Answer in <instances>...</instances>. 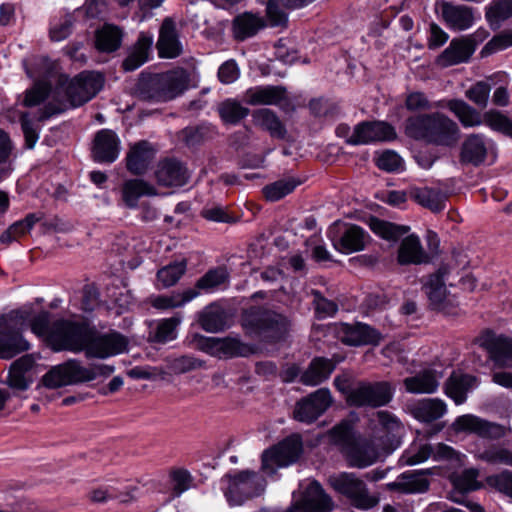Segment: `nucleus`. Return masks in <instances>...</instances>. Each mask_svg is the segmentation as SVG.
<instances>
[{
  "label": "nucleus",
  "mask_w": 512,
  "mask_h": 512,
  "mask_svg": "<svg viewBox=\"0 0 512 512\" xmlns=\"http://www.w3.org/2000/svg\"><path fill=\"white\" fill-rule=\"evenodd\" d=\"M314 0H268L266 13L271 26H282L287 22L284 8H300Z\"/></svg>",
  "instance_id": "nucleus-46"
},
{
  "label": "nucleus",
  "mask_w": 512,
  "mask_h": 512,
  "mask_svg": "<svg viewBox=\"0 0 512 512\" xmlns=\"http://www.w3.org/2000/svg\"><path fill=\"white\" fill-rule=\"evenodd\" d=\"M135 95L143 101H158L160 99V74L143 71L135 87Z\"/></svg>",
  "instance_id": "nucleus-49"
},
{
  "label": "nucleus",
  "mask_w": 512,
  "mask_h": 512,
  "mask_svg": "<svg viewBox=\"0 0 512 512\" xmlns=\"http://www.w3.org/2000/svg\"><path fill=\"white\" fill-rule=\"evenodd\" d=\"M475 457L488 464L512 467V451L502 446L491 445L484 449H478Z\"/></svg>",
  "instance_id": "nucleus-55"
},
{
  "label": "nucleus",
  "mask_w": 512,
  "mask_h": 512,
  "mask_svg": "<svg viewBox=\"0 0 512 512\" xmlns=\"http://www.w3.org/2000/svg\"><path fill=\"white\" fill-rule=\"evenodd\" d=\"M244 98L246 103L252 106L274 105L284 109L290 104L287 90L283 86L252 87L245 92Z\"/></svg>",
  "instance_id": "nucleus-27"
},
{
  "label": "nucleus",
  "mask_w": 512,
  "mask_h": 512,
  "mask_svg": "<svg viewBox=\"0 0 512 512\" xmlns=\"http://www.w3.org/2000/svg\"><path fill=\"white\" fill-rule=\"evenodd\" d=\"M190 74L182 67H175L162 73V102L182 96L189 88Z\"/></svg>",
  "instance_id": "nucleus-30"
},
{
  "label": "nucleus",
  "mask_w": 512,
  "mask_h": 512,
  "mask_svg": "<svg viewBox=\"0 0 512 512\" xmlns=\"http://www.w3.org/2000/svg\"><path fill=\"white\" fill-rule=\"evenodd\" d=\"M127 347L128 339L117 331L102 335H95L92 332L86 357L104 359L126 351Z\"/></svg>",
  "instance_id": "nucleus-17"
},
{
  "label": "nucleus",
  "mask_w": 512,
  "mask_h": 512,
  "mask_svg": "<svg viewBox=\"0 0 512 512\" xmlns=\"http://www.w3.org/2000/svg\"><path fill=\"white\" fill-rule=\"evenodd\" d=\"M443 376L442 371L427 368L413 376L406 377L403 380V385L406 392L411 394H433L438 390Z\"/></svg>",
  "instance_id": "nucleus-29"
},
{
  "label": "nucleus",
  "mask_w": 512,
  "mask_h": 512,
  "mask_svg": "<svg viewBox=\"0 0 512 512\" xmlns=\"http://www.w3.org/2000/svg\"><path fill=\"white\" fill-rule=\"evenodd\" d=\"M242 324L251 333L271 342L284 338L290 328V320L285 314L265 306L246 309Z\"/></svg>",
  "instance_id": "nucleus-2"
},
{
  "label": "nucleus",
  "mask_w": 512,
  "mask_h": 512,
  "mask_svg": "<svg viewBox=\"0 0 512 512\" xmlns=\"http://www.w3.org/2000/svg\"><path fill=\"white\" fill-rule=\"evenodd\" d=\"M370 229L380 237L388 241H397L400 237L407 234L410 230L409 226L397 225L388 221L381 220L376 217L369 219Z\"/></svg>",
  "instance_id": "nucleus-53"
},
{
  "label": "nucleus",
  "mask_w": 512,
  "mask_h": 512,
  "mask_svg": "<svg viewBox=\"0 0 512 512\" xmlns=\"http://www.w3.org/2000/svg\"><path fill=\"white\" fill-rule=\"evenodd\" d=\"M474 53L473 44L466 37L453 39L449 46L438 56L437 63L448 67L467 62Z\"/></svg>",
  "instance_id": "nucleus-35"
},
{
  "label": "nucleus",
  "mask_w": 512,
  "mask_h": 512,
  "mask_svg": "<svg viewBox=\"0 0 512 512\" xmlns=\"http://www.w3.org/2000/svg\"><path fill=\"white\" fill-rule=\"evenodd\" d=\"M453 425L456 431L475 433L482 438L499 439L507 434L504 426L472 414L459 416Z\"/></svg>",
  "instance_id": "nucleus-23"
},
{
  "label": "nucleus",
  "mask_w": 512,
  "mask_h": 512,
  "mask_svg": "<svg viewBox=\"0 0 512 512\" xmlns=\"http://www.w3.org/2000/svg\"><path fill=\"white\" fill-rule=\"evenodd\" d=\"M200 348L207 354L220 359L246 357L252 349L237 337H202Z\"/></svg>",
  "instance_id": "nucleus-15"
},
{
  "label": "nucleus",
  "mask_w": 512,
  "mask_h": 512,
  "mask_svg": "<svg viewBox=\"0 0 512 512\" xmlns=\"http://www.w3.org/2000/svg\"><path fill=\"white\" fill-rule=\"evenodd\" d=\"M431 469H420L401 473L395 481L387 484V489L403 494H423L429 490L428 475Z\"/></svg>",
  "instance_id": "nucleus-25"
},
{
  "label": "nucleus",
  "mask_w": 512,
  "mask_h": 512,
  "mask_svg": "<svg viewBox=\"0 0 512 512\" xmlns=\"http://www.w3.org/2000/svg\"><path fill=\"white\" fill-rule=\"evenodd\" d=\"M436 9L446 25L453 30H467L474 23V10L469 6L442 0L436 2Z\"/></svg>",
  "instance_id": "nucleus-24"
},
{
  "label": "nucleus",
  "mask_w": 512,
  "mask_h": 512,
  "mask_svg": "<svg viewBox=\"0 0 512 512\" xmlns=\"http://www.w3.org/2000/svg\"><path fill=\"white\" fill-rule=\"evenodd\" d=\"M476 377L468 374L453 373L445 385V393L459 405L466 401L467 393L476 386Z\"/></svg>",
  "instance_id": "nucleus-43"
},
{
  "label": "nucleus",
  "mask_w": 512,
  "mask_h": 512,
  "mask_svg": "<svg viewBox=\"0 0 512 512\" xmlns=\"http://www.w3.org/2000/svg\"><path fill=\"white\" fill-rule=\"evenodd\" d=\"M216 134L215 127L210 123H201L197 126H188L182 129L179 134L181 140L188 147H196L205 141L212 139Z\"/></svg>",
  "instance_id": "nucleus-50"
},
{
  "label": "nucleus",
  "mask_w": 512,
  "mask_h": 512,
  "mask_svg": "<svg viewBox=\"0 0 512 512\" xmlns=\"http://www.w3.org/2000/svg\"><path fill=\"white\" fill-rule=\"evenodd\" d=\"M302 441L298 435H292L262 454V471L274 475L281 467L295 463L302 453Z\"/></svg>",
  "instance_id": "nucleus-9"
},
{
  "label": "nucleus",
  "mask_w": 512,
  "mask_h": 512,
  "mask_svg": "<svg viewBox=\"0 0 512 512\" xmlns=\"http://www.w3.org/2000/svg\"><path fill=\"white\" fill-rule=\"evenodd\" d=\"M409 198L419 205L438 213L445 208L447 195L439 189L430 187H413L408 190Z\"/></svg>",
  "instance_id": "nucleus-40"
},
{
  "label": "nucleus",
  "mask_w": 512,
  "mask_h": 512,
  "mask_svg": "<svg viewBox=\"0 0 512 512\" xmlns=\"http://www.w3.org/2000/svg\"><path fill=\"white\" fill-rule=\"evenodd\" d=\"M395 386L389 381H361L347 392V404L356 408H379L394 397Z\"/></svg>",
  "instance_id": "nucleus-5"
},
{
  "label": "nucleus",
  "mask_w": 512,
  "mask_h": 512,
  "mask_svg": "<svg viewBox=\"0 0 512 512\" xmlns=\"http://www.w3.org/2000/svg\"><path fill=\"white\" fill-rule=\"evenodd\" d=\"M13 143L8 133L0 129V182L13 171Z\"/></svg>",
  "instance_id": "nucleus-58"
},
{
  "label": "nucleus",
  "mask_w": 512,
  "mask_h": 512,
  "mask_svg": "<svg viewBox=\"0 0 512 512\" xmlns=\"http://www.w3.org/2000/svg\"><path fill=\"white\" fill-rule=\"evenodd\" d=\"M89 381H93L92 373L76 359H69L62 364L52 367L42 377L43 385L49 389Z\"/></svg>",
  "instance_id": "nucleus-11"
},
{
  "label": "nucleus",
  "mask_w": 512,
  "mask_h": 512,
  "mask_svg": "<svg viewBox=\"0 0 512 512\" xmlns=\"http://www.w3.org/2000/svg\"><path fill=\"white\" fill-rule=\"evenodd\" d=\"M330 485L340 494L350 499L353 506L367 510L378 503V499L369 494L366 484L354 473L342 472L329 477Z\"/></svg>",
  "instance_id": "nucleus-10"
},
{
  "label": "nucleus",
  "mask_w": 512,
  "mask_h": 512,
  "mask_svg": "<svg viewBox=\"0 0 512 512\" xmlns=\"http://www.w3.org/2000/svg\"><path fill=\"white\" fill-rule=\"evenodd\" d=\"M384 435L376 437L381 444V449L387 453H392L401 444V433L404 429L400 419L390 411L380 410L374 414Z\"/></svg>",
  "instance_id": "nucleus-21"
},
{
  "label": "nucleus",
  "mask_w": 512,
  "mask_h": 512,
  "mask_svg": "<svg viewBox=\"0 0 512 512\" xmlns=\"http://www.w3.org/2000/svg\"><path fill=\"white\" fill-rule=\"evenodd\" d=\"M408 409L416 420L431 423L446 414L447 405L439 398H424L410 404Z\"/></svg>",
  "instance_id": "nucleus-31"
},
{
  "label": "nucleus",
  "mask_w": 512,
  "mask_h": 512,
  "mask_svg": "<svg viewBox=\"0 0 512 512\" xmlns=\"http://www.w3.org/2000/svg\"><path fill=\"white\" fill-rule=\"evenodd\" d=\"M168 484L171 490V500L192 488L194 477L185 468L173 467L168 472Z\"/></svg>",
  "instance_id": "nucleus-52"
},
{
  "label": "nucleus",
  "mask_w": 512,
  "mask_h": 512,
  "mask_svg": "<svg viewBox=\"0 0 512 512\" xmlns=\"http://www.w3.org/2000/svg\"><path fill=\"white\" fill-rule=\"evenodd\" d=\"M187 270V259L179 257L173 262L162 266V286L175 285Z\"/></svg>",
  "instance_id": "nucleus-60"
},
{
  "label": "nucleus",
  "mask_w": 512,
  "mask_h": 512,
  "mask_svg": "<svg viewBox=\"0 0 512 512\" xmlns=\"http://www.w3.org/2000/svg\"><path fill=\"white\" fill-rule=\"evenodd\" d=\"M485 16L491 27L499 28L503 21L512 17V0H493Z\"/></svg>",
  "instance_id": "nucleus-57"
},
{
  "label": "nucleus",
  "mask_w": 512,
  "mask_h": 512,
  "mask_svg": "<svg viewBox=\"0 0 512 512\" xmlns=\"http://www.w3.org/2000/svg\"><path fill=\"white\" fill-rule=\"evenodd\" d=\"M91 333L92 330L85 323L59 319L51 325L48 343L56 352L67 350L86 353Z\"/></svg>",
  "instance_id": "nucleus-3"
},
{
  "label": "nucleus",
  "mask_w": 512,
  "mask_h": 512,
  "mask_svg": "<svg viewBox=\"0 0 512 512\" xmlns=\"http://www.w3.org/2000/svg\"><path fill=\"white\" fill-rule=\"evenodd\" d=\"M444 108L449 109L464 127L479 126L483 122L481 114L463 100H445Z\"/></svg>",
  "instance_id": "nucleus-47"
},
{
  "label": "nucleus",
  "mask_w": 512,
  "mask_h": 512,
  "mask_svg": "<svg viewBox=\"0 0 512 512\" xmlns=\"http://www.w3.org/2000/svg\"><path fill=\"white\" fill-rule=\"evenodd\" d=\"M66 109V102H48L44 106L40 115L38 116L37 122L32 120L28 113H22L19 121L21 125V130L24 135V147L28 150L34 149L39 139V134L41 130L39 123L49 119L54 115L63 113L64 111H66Z\"/></svg>",
  "instance_id": "nucleus-19"
},
{
  "label": "nucleus",
  "mask_w": 512,
  "mask_h": 512,
  "mask_svg": "<svg viewBox=\"0 0 512 512\" xmlns=\"http://www.w3.org/2000/svg\"><path fill=\"white\" fill-rule=\"evenodd\" d=\"M252 121L256 127L267 132L272 138L285 140L287 128L279 116L269 108L256 109L252 113Z\"/></svg>",
  "instance_id": "nucleus-32"
},
{
  "label": "nucleus",
  "mask_w": 512,
  "mask_h": 512,
  "mask_svg": "<svg viewBox=\"0 0 512 512\" xmlns=\"http://www.w3.org/2000/svg\"><path fill=\"white\" fill-rule=\"evenodd\" d=\"M369 235L357 225H349L345 228L340 238L334 241V247L341 253L350 254L365 249Z\"/></svg>",
  "instance_id": "nucleus-37"
},
{
  "label": "nucleus",
  "mask_w": 512,
  "mask_h": 512,
  "mask_svg": "<svg viewBox=\"0 0 512 512\" xmlns=\"http://www.w3.org/2000/svg\"><path fill=\"white\" fill-rule=\"evenodd\" d=\"M405 134L409 138L443 147H454L460 140L458 124L440 112L407 118Z\"/></svg>",
  "instance_id": "nucleus-1"
},
{
  "label": "nucleus",
  "mask_w": 512,
  "mask_h": 512,
  "mask_svg": "<svg viewBox=\"0 0 512 512\" xmlns=\"http://www.w3.org/2000/svg\"><path fill=\"white\" fill-rule=\"evenodd\" d=\"M230 278L226 267L220 266L209 269L202 277H200L195 288L187 289L182 293L173 294L172 296H162V310L167 308H175L184 305L199 295V291L211 292L223 284L228 283Z\"/></svg>",
  "instance_id": "nucleus-8"
},
{
  "label": "nucleus",
  "mask_w": 512,
  "mask_h": 512,
  "mask_svg": "<svg viewBox=\"0 0 512 512\" xmlns=\"http://www.w3.org/2000/svg\"><path fill=\"white\" fill-rule=\"evenodd\" d=\"M189 175L184 165L175 159L162 161V186L180 187L187 183Z\"/></svg>",
  "instance_id": "nucleus-51"
},
{
  "label": "nucleus",
  "mask_w": 512,
  "mask_h": 512,
  "mask_svg": "<svg viewBox=\"0 0 512 512\" xmlns=\"http://www.w3.org/2000/svg\"><path fill=\"white\" fill-rule=\"evenodd\" d=\"M158 149L148 140H139L130 143L125 156L126 170L134 176H143L152 169Z\"/></svg>",
  "instance_id": "nucleus-13"
},
{
  "label": "nucleus",
  "mask_w": 512,
  "mask_h": 512,
  "mask_svg": "<svg viewBox=\"0 0 512 512\" xmlns=\"http://www.w3.org/2000/svg\"><path fill=\"white\" fill-rule=\"evenodd\" d=\"M183 51L184 46L174 19L165 18L162 21V58L174 59L182 55Z\"/></svg>",
  "instance_id": "nucleus-39"
},
{
  "label": "nucleus",
  "mask_w": 512,
  "mask_h": 512,
  "mask_svg": "<svg viewBox=\"0 0 512 512\" xmlns=\"http://www.w3.org/2000/svg\"><path fill=\"white\" fill-rule=\"evenodd\" d=\"M122 30L113 24H104L95 33V46L100 52L111 53L120 48Z\"/></svg>",
  "instance_id": "nucleus-45"
},
{
  "label": "nucleus",
  "mask_w": 512,
  "mask_h": 512,
  "mask_svg": "<svg viewBox=\"0 0 512 512\" xmlns=\"http://www.w3.org/2000/svg\"><path fill=\"white\" fill-rule=\"evenodd\" d=\"M301 182L293 177L277 180L263 188V194L268 201H279L292 193Z\"/></svg>",
  "instance_id": "nucleus-56"
},
{
  "label": "nucleus",
  "mask_w": 512,
  "mask_h": 512,
  "mask_svg": "<svg viewBox=\"0 0 512 512\" xmlns=\"http://www.w3.org/2000/svg\"><path fill=\"white\" fill-rule=\"evenodd\" d=\"M127 347L128 339L117 331L102 335H95L92 332L86 357L104 359L126 351Z\"/></svg>",
  "instance_id": "nucleus-18"
},
{
  "label": "nucleus",
  "mask_w": 512,
  "mask_h": 512,
  "mask_svg": "<svg viewBox=\"0 0 512 512\" xmlns=\"http://www.w3.org/2000/svg\"><path fill=\"white\" fill-rule=\"evenodd\" d=\"M483 122L495 131H499L512 138V121L498 111L486 112Z\"/></svg>",
  "instance_id": "nucleus-64"
},
{
  "label": "nucleus",
  "mask_w": 512,
  "mask_h": 512,
  "mask_svg": "<svg viewBox=\"0 0 512 512\" xmlns=\"http://www.w3.org/2000/svg\"><path fill=\"white\" fill-rule=\"evenodd\" d=\"M333 398L327 388H320L297 402L294 417L304 423L318 419L331 405Z\"/></svg>",
  "instance_id": "nucleus-16"
},
{
  "label": "nucleus",
  "mask_w": 512,
  "mask_h": 512,
  "mask_svg": "<svg viewBox=\"0 0 512 512\" xmlns=\"http://www.w3.org/2000/svg\"><path fill=\"white\" fill-rule=\"evenodd\" d=\"M461 253L453 252V259L450 262L442 263L438 269L421 280L422 289L429 300L430 306L435 310L444 307L448 296L447 285L453 286L451 281L456 263L458 265H466V261L458 262L457 257H461Z\"/></svg>",
  "instance_id": "nucleus-6"
},
{
  "label": "nucleus",
  "mask_w": 512,
  "mask_h": 512,
  "mask_svg": "<svg viewBox=\"0 0 512 512\" xmlns=\"http://www.w3.org/2000/svg\"><path fill=\"white\" fill-rule=\"evenodd\" d=\"M201 327L211 333L223 331L227 324V314L218 304L206 306L199 315Z\"/></svg>",
  "instance_id": "nucleus-48"
},
{
  "label": "nucleus",
  "mask_w": 512,
  "mask_h": 512,
  "mask_svg": "<svg viewBox=\"0 0 512 512\" xmlns=\"http://www.w3.org/2000/svg\"><path fill=\"white\" fill-rule=\"evenodd\" d=\"M23 332L0 327V359H11L30 349V343Z\"/></svg>",
  "instance_id": "nucleus-36"
},
{
  "label": "nucleus",
  "mask_w": 512,
  "mask_h": 512,
  "mask_svg": "<svg viewBox=\"0 0 512 512\" xmlns=\"http://www.w3.org/2000/svg\"><path fill=\"white\" fill-rule=\"evenodd\" d=\"M218 113L226 124L236 125L248 116L250 110L235 99H226L218 106Z\"/></svg>",
  "instance_id": "nucleus-54"
},
{
  "label": "nucleus",
  "mask_w": 512,
  "mask_h": 512,
  "mask_svg": "<svg viewBox=\"0 0 512 512\" xmlns=\"http://www.w3.org/2000/svg\"><path fill=\"white\" fill-rule=\"evenodd\" d=\"M487 155V148L483 137L479 134H472L462 144L460 159L463 163L478 166Z\"/></svg>",
  "instance_id": "nucleus-44"
},
{
  "label": "nucleus",
  "mask_w": 512,
  "mask_h": 512,
  "mask_svg": "<svg viewBox=\"0 0 512 512\" xmlns=\"http://www.w3.org/2000/svg\"><path fill=\"white\" fill-rule=\"evenodd\" d=\"M485 481L489 487L512 500V471L503 470L486 477Z\"/></svg>",
  "instance_id": "nucleus-63"
},
{
  "label": "nucleus",
  "mask_w": 512,
  "mask_h": 512,
  "mask_svg": "<svg viewBox=\"0 0 512 512\" xmlns=\"http://www.w3.org/2000/svg\"><path fill=\"white\" fill-rule=\"evenodd\" d=\"M121 195L138 197L158 195L155 186L142 178H133L124 181L121 187Z\"/></svg>",
  "instance_id": "nucleus-59"
},
{
  "label": "nucleus",
  "mask_w": 512,
  "mask_h": 512,
  "mask_svg": "<svg viewBox=\"0 0 512 512\" xmlns=\"http://www.w3.org/2000/svg\"><path fill=\"white\" fill-rule=\"evenodd\" d=\"M342 453L350 467L359 469L371 466L380 456L387 455L381 449V444L376 437L372 439L357 437L343 447Z\"/></svg>",
  "instance_id": "nucleus-12"
},
{
  "label": "nucleus",
  "mask_w": 512,
  "mask_h": 512,
  "mask_svg": "<svg viewBox=\"0 0 512 512\" xmlns=\"http://www.w3.org/2000/svg\"><path fill=\"white\" fill-rule=\"evenodd\" d=\"M395 128L384 121H363L354 127L346 139L350 145H367L373 142L391 141L396 139Z\"/></svg>",
  "instance_id": "nucleus-14"
},
{
  "label": "nucleus",
  "mask_w": 512,
  "mask_h": 512,
  "mask_svg": "<svg viewBox=\"0 0 512 512\" xmlns=\"http://www.w3.org/2000/svg\"><path fill=\"white\" fill-rule=\"evenodd\" d=\"M120 153V139L110 129H102L95 134L92 157L98 163H113Z\"/></svg>",
  "instance_id": "nucleus-26"
},
{
  "label": "nucleus",
  "mask_w": 512,
  "mask_h": 512,
  "mask_svg": "<svg viewBox=\"0 0 512 512\" xmlns=\"http://www.w3.org/2000/svg\"><path fill=\"white\" fill-rule=\"evenodd\" d=\"M30 316L31 311L28 309L12 310L7 314L0 315V327L23 332Z\"/></svg>",
  "instance_id": "nucleus-62"
},
{
  "label": "nucleus",
  "mask_w": 512,
  "mask_h": 512,
  "mask_svg": "<svg viewBox=\"0 0 512 512\" xmlns=\"http://www.w3.org/2000/svg\"><path fill=\"white\" fill-rule=\"evenodd\" d=\"M476 343L487 350L496 366L505 367L512 363V338L487 330L476 339Z\"/></svg>",
  "instance_id": "nucleus-20"
},
{
  "label": "nucleus",
  "mask_w": 512,
  "mask_h": 512,
  "mask_svg": "<svg viewBox=\"0 0 512 512\" xmlns=\"http://www.w3.org/2000/svg\"><path fill=\"white\" fill-rule=\"evenodd\" d=\"M397 259L401 265L429 262V256L424 251L419 237L415 234H410L401 241Z\"/></svg>",
  "instance_id": "nucleus-38"
},
{
  "label": "nucleus",
  "mask_w": 512,
  "mask_h": 512,
  "mask_svg": "<svg viewBox=\"0 0 512 512\" xmlns=\"http://www.w3.org/2000/svg\"><path fill=\"white\" fill-rule=\"evenodd\" d=\"M334 368L331 360L323 357L314 358L300 375V382L306 386H317L330 377Z\"/></svg>",
  "instance_id": "nucleus-41"
},
{
  "label": "nucleus",
  "mask_w": 512,
  "mask_h": 512,
  "mask_svg": "<svg viewBox=\"0 0 512 512\" xmlns=\"http://www.w3.org/2000/svg\"><path fill=\"white\" fill-rule=\"evenodd\" d=\"M222 490L230 506H240L246 501L261 496L266 480L255 471L243 470L235 475L226 474L221 479Z\"/></svg>",
  "instance_id": "nucleus-4"
},
{
  "label": "nucleus",
  "mask_w": 512,
  "mask_h": 512,
  "mask_svg": "<svg viewBox=\"0 0 512 512\" xmlns=\"http://www.w3.org/2000/svg\"><path fill=\"white\" fill-rule=\"evenodd\" d=\"M104 78L100 73L84 71L73 79L60 77L58 88H62L72 107H78L91 100L103 87Z\"/></svg>",
  "instance_id": "nucleus-7"
},
{
  "label": "nucleus",
  "mask_w": 512,
  "mask_h": 512,
  "mask_svg": "<svg viewBox=\"0 0 512 512\" xmlns=\"http://www.w3.org/2000/svg\"><path fill=\"white\" fill-rule=\"evenodd\" d=\"M264 27V19L259 15L250 12H245L236 16L232 24L233 35L235 39L240 41L253 37Z\"/></svg>",
  "instance_id": "nucleus-42"
},
{
  "label": "nucleus",
  "mask_w": 512,
  "mask_h": 512,
  "mask_svg": "<svg viewBox=\"0 0 512 512\" xmlns=\"http://www.w3.org/2000/svg\"><path fill=\"white\" fill-rule=\"evenodd\" d=\"M35 365L32 355L26 354L11 363L6 380L3 382L13 391H26L33 382L30 372Z\"/></svg>",
  "instance_id": "nucleus-28"
},
{
  "label": "nucleus",
  "mask_w": 512,
  "mask_h": 512,
  "mask_svg": "<svg viewBox=\"0 0 512 512\" xmlns=\"http://www.w3.org/2000/svg\"><path fill=\"white\" fill-rule=\"evenodd\" d=\"M478 476L479 471L477 469H465L459 475L453 477V486L461 493L478 490L482 487V484L478 481Z\"/></svg>",
  "instance_id": "nucleus-61"
},
{
  "label": "nucleus",
  "mask_w": 512,
  "mask_h": 512,
  "mask_svg": "<svg viewBox=\"0 0 512 512\" xmlns=\"http://www.w3.org/2000/svg\"><path fill=\"white\" fill-rule=\"evenodd\" d=\"M301 507L303 512H331L334 502L322 486L313 481L304 492Z\"/></svg>",
  "instance_id": "nucleus-33"
},
{
  "label": "nucleus",
  "mask_w": 512,
  "mask_h": 512,
  "mask_svg": "<svg viewBox=\"0 0 512 512\" xmlns=\"http://www.w3.org/2000/svg\"><path fill=\"white\" fill-rule=\"evenodd\" d=\"M153 44V37L141 32L137 41L129 48L126 58L122 62V68L126 72L137 70L149 60Z\"/></svg>",
  "instance_id": "nucleus-34"
},
{
  "label": "nucleus",
  "mask_w": 512,
  "mask_h": 512,
  "mask_svg": "<svg viewBox=\"0 0 512 512\" xmlns=\"http://www.w3.org/2000/svg\"><path fill=\"white\" fill-rule=\"evenodd\" d=\"M337 337L346 345H377L381 341V333L371 326L357 322L342 323L336 328Z\"/></svg>",
  "instance_id": "nucleus-22"
}]
</instances>
